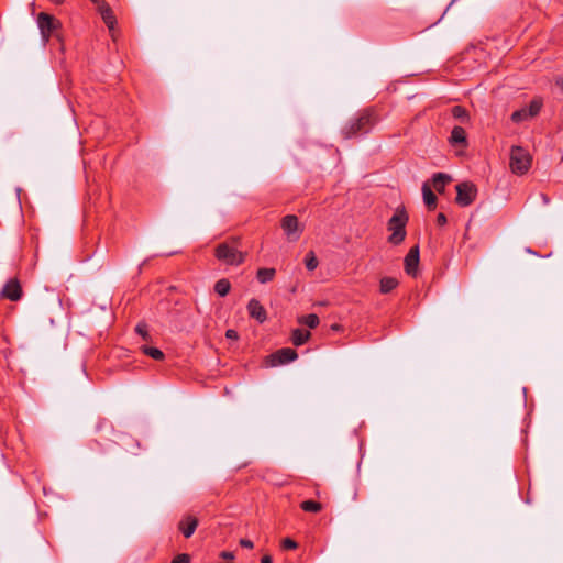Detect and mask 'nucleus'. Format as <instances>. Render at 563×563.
<instances>
[{
  "instance_id": "f257e3e1",
  "label": "nucleus",
  "mask_w": 563,
  "mask_h": 563,
  "mask_svg": "<svg viewBox=\"0 0 563 563\" xmlns=\"http://www.w3.org/2000/svg\"><path fill=\"white\" fill-rule=\"evenodd\" d=\"M377 115L374 110L365 109L353 117L342 129L345 139L367 134L377 123Z\"/></svg>"
},
{
  "instance_id": "f03ea898",
  "label": "nucleus",
  "mask_w": 563,
  "mask_h": 563,
  "mask_svg": "<svg viewBox=\"0 0 563 563\" xmlns=\"http://www.w3.org/2000/svg\"><path fill=\"white\" fill-rule=\"evenodd\" d=\"M245 252L240 250V238H230L218 244L214 249L217 260L231 266L241 265L245 260Z\"/></svg>"
},
{
  "instance_id": "7ed1b4c3",
  "label": "nucleus",
  "mask_w": 563,
  "mask_h": 563,
  "mask_svg": "<svg viewBox=\"0 0 563 563\" xmlns=\"http://www.w3.org/2000/svg\"><path fill=\"white\" fill-rule=\"evenodd\" d=\"M409 217L404 207H398L388 220L387 229L391 232L388 238V242L394 245H399L406 238V225Z\"/></svg>"
},
{
  "instance_id": "20e7f679",
  "label": "nucleus",
  "mask_w": 563,
  "mask_h": 563,
  "mask_svg": "<svg viewBox=\"0 0 563 563\" xmlns=\"http://www.w3.org/2000/svg\"><path fill=\"white\" fill-rule=\"evenodd\" d=\"M532 157L521 146H512L510 151V168L514 174L523 175L531 166Z\"/></svg>"
},
{
  "instance_id": "39448f33",
  "label": "nucleus",
  "mask_w": 563,
  "mask_h": 563,
  "mask_svg": "<svg viewBox=\"0 0 563 563\" xmlns=\"http://www.w3.org/2000/svg\"><path fill=\"white\" fill-rule=\"evenodd\" d=\"M542 106L543 101L541 98H533L528 106L512 112L511 121L514 123H521L523 121L531 120L539 114Z\"/></svg>"
},
{
  "instance_id": "423d86ee",
  "label": "nucleus",
  "mask_w": 563,
  "mask_h": 563,
  "mask_svg": "<svg viewBox=\"0 0 563 563\" xmlns=\"http://www.w3.org/2000/svg\"><path fill=\"white\" fill-rule=\"evenodd\" d=\"M456 189V198L455 201L461 207L470 206L477 196V188L474 184L470 181H464L455 187Z\"/></svg>"
},
{
  "instance_id": "0eeeda50",
  "label": "nucleus",
  "mask_w": 563,
  "mask_h": 563,
  "mask_svg": "<svg viewBox=\"0 0 563 563\" xmlns=\"http://www.w3.org/2000/svg\"><path fill=\"white\" fill-rule=\"evenodd\" d=\"M37 25L41 31L43 40L47 42L54 30L57 29L58 21L54 16L41 12L37 16Z\"/></svg>"
},
{
  "instance_id": "6e6552de",
  "label": "nucleus",
  "mask_w": 563,
  "mask_h": 563,
  "mask_svg": "<svg viewBox=\"0 0 563 563\" xmlns=\"http://www.w3.org/2000/svg\"><path fill=\"white\" fill-rule=\"evenodd\" d=\"M298 357L297 352L290 347L277 350L268 356L272 366L283 365L295 361Z\"/></svg>"
},
{
  "instance_id": "1a4fd4ad",
  "label": "nucleus",
  "mask_w": 563,
  "mask_h": 563,
  "mask_svg": "<svg viewBox=\"0 0 563 563\" xmlns=\"http://www.w3.org/2000/svg\"><path fill=\"white\" fill-rule=\"evenodd\" d=\"M282 228L289 241H297L300 236L299 221L294 214H288L282 220Z\"/></svg>"
},
{
  "instance_id": "9d476101",
  "label": "nucleus",
  "mask_w": 563,
  "mask_h": 563,
  "mask_svg": "<svg viewBox=\"0 0 563 563\" xmlns=\"http://www.w3.org/2000/svg\"><path fill=\"white\" fill-rule=\"evenodd\" d=\"M1 297L11 301H18L22 297V288L18 278H10L1 290Z\"/></svg>"
},
{
  "instance_id": "9b49d317",
  "label": "nucleus",
  "mask_w": 563,
  "mask_h": 563,
  "mask_svg": "<svg viewBox=\"0 0 563 563\" xmlns=\"http://www.w3.org/2000/svg\"><path fill=\"white\" fill-rule=\"evenodd\" d=\"M419 264V246L416 245L409 250L405 257V271L408 275H416Z\"/></svg>"
},
{
  "instance_id": "f8f14e48",
  "label": "nucleus",
  "mask_w": 563,
  "mask_h": 563,
  "mask_svg": "<svg viewBox=\"0 0 563 563\" xmlns=\"http://www.w3.org/2000/svg\"><path fill=\"white\" fill-rule=\"evenodd\" d=\"M247 312L251 318L257 320L260 323H263L267 318L265 308L257 299H251L249 301Z\"/></svg>"
},
{
  "instance_id": "ddd939ff",
  "label": "nucleus",
  "mask_w": 563,
  "mask_h": 563,
  "mask_svg": "<svg viewBox=\"0 0 563 563\" xmlns=\"http://www.w3.org/2000/svg\"><path fill=\"white\" fill-rule=\"evenodd\" d=\"M197 526L198 519L192 516H187L180 520L178 528L185 538H190L194 534Z\"/></svg>"
},
{
  "instance_id": "4468645a",
  "label": "nucleus",
  "mask_w": 563,
  "mask_h": 563,
  "mask_svg": "<svg viewBox=\"0 0 563 563\" xmlns=\"http://www.w3.org/2000/svg\"><path fill=\"white\" fill-rule=\"evenodd\" d=\"M450 143L465 147L467 145L466 132L462 126H454L451 132Z\"/></svg>"
},
{
  "instance_id": "2eb2a0df",
  "label": "nucleus",
  "mask_w": 563,
  "mask_h": 563,
  "mask_svg": "<svg viewBox=\"0 0 563 563\" xmlns=\"http://www.w3.org/2000/svg\"><path fill=\"white\" fill-rule=\"evenodd\" d=\"M451 181V177L444 173H437L432 177V185L438 192H443L445 185Z\"/></svg>"
},
{
  "instance_id": "dca6fc26",
  "label": "nucleus",
  "mask_w": 563,
  "mask_h": 563,
  "mask_svg": "<svg viewBox=\"0 0 563 563\" xmlns=\"http://www.w3.org/2000/svg\"><path fill=\"white\" fill-rule=\"evenodd\" d=\"M422 196L423 202L428 207L429 210H433L437 206V196L431 190L428 184H423L422 186Z\"/></svg>"
},
{
  "instance_id": "f3484780",
  "label": "nucleus",
  "mask_w": 563,
  "mask_h": 563,
  "mask_svg": "<svg viewBox=\"0 0 563 563\" xmlns=\"http://www.w3.org/2000/svg\"><path fill=\"white\" fill-rule=\"evenodd\" d=\"M310 332L302 329H295L291 333V341L296 346H300L308 341Z\"/></svg>"
},
{
  "instance_id": "a211bd4d",
  "label": "nucleus",
  "mask_w": 563,
  "mask_h": 563,
  "mask_svg": "<svg viewBox=\"0 0 563 563\" xmlns=\"http://www.w3.org/2000/svg\"><path fill=\"white\" fill-rule=\"evenodd\" d=\"M398 285V280L394 277H383L379 284V290L382 294H389Z\"/></svg>"
},
{
  "instance_id": "6ab92c4d",
  "label": "nucleus",
  "mask_w": 563,
  "mask_h": 563,
  "mask_svg": "<svg viewBox=\"0 0 563 563\" xmlns=\"http://www.w3.org/2000/svg\"><path fill=\"white\" fill-rule=\"evenodd\" d=\"M276 271L275 268H260L256 273V278L261 284H266L275 277Z\"/></svg>"
},
{
  "instance_id": "aec40b11",
  "label": "nucleus",
  "mask_w": 563,
  "mask_h": 563,
  "mask_svg": "<svg viewBox=\"0 0 563 563\" xmlns=\"http://www.w3.org/2000/svg\"><path fill=\"white\" fill-rule=\"evenodd\" d=\"M231 284L227 278L219 279L214 285V291L220 296L224 297L229 294Z\"/></svg>"
},
{
  "instance_id": "412c9836",
  "label": "nucleus",
  "mask_w": 563,
  "mask_h": 563,
  "mask_svg": "<svg viewBox=\"0 0 563 563\" xmlns=\"http://www.w3.org/2000/svg\"><path fill=\"white\" fill-rule=\"evenodd\" d=\"M451 113L454 119L459 120L461 123H465L468 121V113L465 108L461 106H454L451 109Z\"/></svg>"
},
{
  "instance_id": "4be33fe9",
  "label": "nucleus",
  "mask_w": 563,
  "mask_h": 563,
  "mask_svg": "<svg viewBox=\"0 0 563 563\" xmlns=\"http://www.w3.org/2000/svg\"><path fill=\"white\" fill-rule=\"evenodd\" d=\"M300 508L307 512H319L322 510V505L314 500H305L300 504Z\"/></svg>"
},
{
  "instance_id": "5701e85b",
  "label": "nucleus",
  "mask_w": 563,
  "mask_h": 563,
  "mask_svg": "<svg viewBox=\"0 0 563 563\" xmlns=\"http://www.w3.org/2000/svg\"><path fill=\"white\" fill-rule=\"evenodd\" d=\"M107 19H108V33L112 37L113 42L117 43L118 37H117L115 30H114V24L117 23V20L109 7H108Z\"/></svg>"
},
{
  "instance_id": "b1692460",
  "label": "nucleus",
  "mask_w": 563,
  "mask_h": 563,
  "mask_svg": "<svg viewBox=\"0 0 563 563\" xmlns=\"http://www.w3.org/2000/svg\"><path fill=\"white\" fill-rule=\"evenodd\" d=\"M141 350L143 351V353L156 361H159V360H163L164 358V353L159 350V349H156V347H152V346H147V345H143L141 347Z\"/></svg>"
},
{
  "instance_id": "393cba45",
  "label": "nucleus",
  "mask_w": 563,
  "mask_h": 563,
  "mask_svg": "<svg viewBox=\"0 0 563 563\" xmlns=\"http://www.w3.org/2000/svg\"><path fill=\"white\" fill-rule=\"evenodd\" d=\"M299 322L307 325L310 329H314L319 324V317L314 313L303 316L299 319Z\"/></svg>"
},
{
  "instance_id": "a878e982",
  "label": "nucleus",
  "mask_w": 563,
  "mask_h": 563,
  "mask_svg": "<svg viewBox=\"0 0 563 563\" xmlns=\"http://www.w3.org/2000/svg\"><path fill=\"white\" fill-rule=\"evenodd\" d=\"M318 258L316 257V254L313 251H310L307 253L305 258V265L308 271H314L318 267Z\"/></svg>"
},
{
  "instance_id": "bb28decb",
  "label": "nucleus",
  "mask_w": 563,
  "mask_h": 563,
  "mask_svg": "<svg viewBox=\"0 0 563 563\" xmlns=\"http://www.w3.org/2000/svg\"><path fill=\"white\" fill-rule=\"evenodd\" d=\"M135 331L139 335L142 336L143 340L147 341L151 339L150 332H148V327L146 323H144V322L137 323V325L135 327Z\"/></svg>"
},
{
  "instance_id": "cd10ccee",
  "label": "nucleus",
  "mask_w": 563,
  "mask_h": 563,
  "mask_svg": "<svg viewBox=\"0 0 563 563\" xmlns=\"http://www.w3.org/2000/svg\"><path fill=\"white\" fill-rule=\"evenodd\" d=\"M297 547H298L297 542L290 538H285L282 542V548L284 550H295V549H297Z\"/></svg>"
},
{
  "instance_id": "c85d7f7f",
  "label": "nucleus",
  "mask_w": 563,
  "mask_h": 563,
  "mask_svg": "<svg viewBox=\"0 0 563 563\" xmlns=\"http://www.w3.org/2000/svg\"><path fill=\"white\" fill-rule=\"evenodd\" d=\"M170 563H190V556L186 553L177 554Z\"/></svg>"
},
{
  "instance_id": "c756f323",
  "label": "nucleus",
  "mask_w": 563,
  "mask_h": 563,
  "mask_svg": "<svg viewBox=\"0 0 563 563\" xmlns=\"http://www.w3.org/2000/svg\"><path fill=\"white\" fill-rule=\"evenodd\" d=\"M91 2L96 3L98 5V11L103 21H106V9L102 4V0H90Z\"/></svg>"
},
{
  "instance_id": "7c9ffc66",
  "label": "nucleus",
  "mask_w": 563,
  "mask_h": 563,
  "mask_svg": "<svg viewBox=\"0 0 563 563\" xmlns=\"http://www.w3.org/2000/svg\"><path fill=\"white\" fill-rule=\"evenodd\" d=\"M220 558L228 561V562H233L234 560V553L233 552H230V551H222L220 553Z\"/></svg>"
},
{
  "instance_id": "2f4dec72",
  "label": "nucleus",
  "mask_w": 563,
  "mask_h": 563,
  "mask_svg": "<svg viewBox=\"0 0 563 563\" xmlns=\"http://www.w3.org/2000/svg\"><path fill=\"white\" fill-rule=\"evenodd\" d=\"M225 336L230 340H238V338H239L238 332L233 329L227 330Z\"/></svg>"
},
{
  "instance_id": "473e14b6",
  "label": "nucleus",
  "mask_w": 563,
  "mask_h": 563,
  "mask_svg": "<svg viewBox=\"0 0 563 563\" xmlns=\"http://www.w3.org/2000/svg\"><path fill=\"white\" fill-rule=\"evenodd\" d=\"M240 545L242 548H246V549H252L254 547L253 542L249 539H241L240 540Z\"/></svg>"
},
{
  "instance_id": "72a5a7b5",
  "label": "nucleus",
  "mask_w": 563,
  "mask_h": 563,
  "mask_svg": "<svg viewBox=\"0 0 563 563\" xmlns=\"http://www.w3.org/2000/svg\"><path fill=\"white\" fill-rule=\"evenodd\" d=\"M446 217L444 213H439L438 217H437V223L438 225L442 227L446 223Z\"/></svg>"
},
{
  "instance_id": "f704fd0d",
  "label": "nucleus",
  "mask_w": 563,
  "mask_h": 563,
  "mask_svg": "<svg viewBox=\"0 0 563 563\" xmlns=\"http://www.w3.org/2000/svg\"><path fill=\"white\" fill-rule=\"evenodd\" d=\"M555 86L560 89V91L563 93V78L558 77L555 80Z\"/></svg>"
},
{
  "instance_id": "c9c22d12",
  "label": "nucleus",
  "mask_w": 563,
  "mask_h": 563,
  "mask_svg": "<svg viewBox=\"0 0 563 563\" xmlns=\"http://www.w3.org/2000/svg\"><path fill=\"white\" fill-rule=\"evenodd\" d=\"M261 563H273V560L269 555H264L261 560Z\"/></svg>"
},
{
  "instance_id": "e433bc0d",
  "label": "nucleus",
  "mask_w": 563,
  "mask_h": 563,
  "mask_svg": "<svg viewBox=\"0 0 563 563\" xmlns=\"http://www.w3.org/2000/svg\"><path fill=\"white\" fill-rule=\"evenodd\" d=\"M540 197L544 205H548L550 202V198L545 194H541Z\"/></svg>"
},
{
  "instance_id": "4c0bfd02",
  "label": "nucleus",
  "mask_w": 563,
  "mask_h": 563,
  "mask_svg": "<svg viewBox=\"0 0 563 563\" xmlns=\"http://www.w3.org/2000/svg\"><path fill=\"white\" fill-rule=\"evenodd\" d=\"M459 0H452L450 4L446 7L445 13L457 2Z\"/></svg>"
}]
</instances>
